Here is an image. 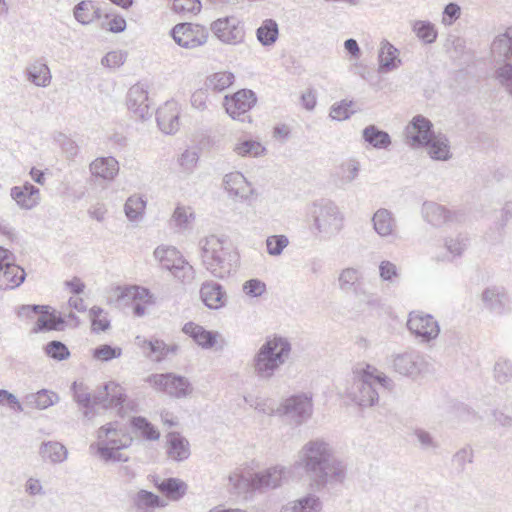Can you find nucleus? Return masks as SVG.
Segmentation results:
<instances>
[{
  "mask_svg": "<svg viewBox=\"0 0 512 512\" xmlns=\"http://www.w3.org/2000/svg\"><path fill=\"white\" fill-rule=\"evenodd\" d=\"M295 466L301 468L315 491L342 484L346 478V465L334 456L333 448L323 438L306 442L298 452Z\"/></svg>",
  "mask_w": 512,
  "mask_h": 512,
  "instance_id": "nucleus-1",
  "label": "nucleus"
},
{
  "mask_svg": "<svg viewBox=\"0 0 512 512\" xmlns=\"http://www.w3.org/2000/svg\"><path fill=\"white\" fill-rule=\"evenodd\" d=\"M70 391L73 400L84 409L83 414L87 418L94 414L96 405H101L105 409L119 407L120 412L127 399L124 389L114 381L104 383L94 393L83 382L74 381Z\"/></svg>",
  "mask_w": 512,
  "mask_h": 512,
  "instance_id": "nucleus-2",
  "label": "nucleus"
},
{
  "mask_svg": "<svg viewBox=\"0 0 512 512\" xmlns=\"http://www.w3.org/2000/svg\"><path fill=\"white\" fill-rule=\"evenodd\" d=\"M200 246L203 264L213 276L223 279L236 271L239 255L226 240L210 235L200 241Z\"/></svg>",
  "mask_w": 512,
  "mask_h": 512,
  "instance_id": "nucleus-3",
  "label": "nucleus"
},
{
  "mask_svg": "<svg viewBox=\"0 0 512 512\" xmlns=\"http://www.w3.org/2000/svg\"><path fill=\"white\" fill-rule=\"evenodd\" d=\"M291 349V343L287 338L280 335L267 337L252 360L255 375L261 380L271 379L276 371L285 364Z\"/></svg>",
  "mask_w": 512,
  "mask_h": 512,
  "instance_id": "nucleus-4",
  "label": "nucleus"
},
{
  "mask_svg": "<svg viewBox=\"0 0 512 512\" xmlns=\"http://www.w3.org/2000/svg\"><path fill=\"white\" fill-rule=\"evenodd\" d=\"M354 382L350 396L353 402L360 407H371L378 403L379 392L377 387L387 388L391 380L379 372L375 367L365 364L358 365L354 371Z\"/></svg>",
  "mask_w": 512,
  "mask_h": 512,
  "instance_id": "nucleus-5",
  "label": "nucleus"
},
{
  "mask_svg": "<svg viewBox=\"0 0 512 512\" xmlns=\"http://www.w3.org/2000/svg\"><path fill=\"white\" fill-rule=\"evenodd\" d=\"M117 422H110L99 428L97 437L99 442L90 445V449H97L98 456L105 462H127L129 458L119 451L131 446L133 437L126 428H117Z\"/></svg>",
  "mask_w": 512,
  "mask_h": 512,
  "instance_id": "nucleus-6",
  "label": "nucleus"
},
{
  "mask_svg": "<svg viewBox=\"0 0 512 512\" xmlns=\"http://www.w3.org/2000/svg\"><path fill=\"white\" fill-rule=\"evenodd\" d=\"M286 475V468L283 466H274L262 472L255 473L250 480L244 475L233 473L228 479L237 491H243L247 488L262 490L276 489L281 486Z\"/></svg>",
  "mask_w": 512,
  "mask_h": 512,
  "instance_id": "nucleus-7",
  "label": "nucleus"
},
{
  "mask_svg": "<svg viewBox=\"0 0 512 512\" xmlns=\"http://www.w3.org/2000/svg\"><path fill=\"white\" fill-rule=\"evenodd\" d=\"M314 226L325 236L337 234L343 227L344 216L337 205L328 199H320L313 204Z\"/></svg>",
  "mask_w": 512,
  "mask_h": 512,
  "instance_id": "nucleus-8",
  "label": "nucleus"
},
{
  "mask_svg": "<svg viewBox=\"0 0 512 512\" xmlns=\"http://www.w3.org/2000/svg\"><path fill=\"white\" fill-rule=\"evenodd\" d=\"M115 305L117 307L131 306L134 316L142 317L145 315L146 307L144 304H153L154 295L143 286L124 285L117 286L114 289Z\"/></svg>",
  "mask_w": 512,
  "mask_h": 512,
  "instance_id": "nucleus-9",
  "label": "nucleus"
},
{
  "mask_svg": "<svg viewBox=\"0 0 512 512\" xmlns=\"http://www.w3.org/2000/svg\"><path fill=\"white\" fill-rule=\"evenodd\" d=\"M276 413L279 416L289 418L296 426H300L312 416V395L305 392L293 394L281 402Z\"/></svg>",
  "mask_w": 512,
  "mask_h": 512,
  "instance_id": "nucleus-10",
  "label": "nucleus"
},
{
  "mask_svg": "<svg viewBox=\"0 0 512 512\" xmlns=\"http://www.w3.org/2000/svg\"><path fill=\"white\" fill-rule=\"evenodd\" d=\"M146 381L156 390L175 398H184L193 390L188 378L172 372L151 374Z\"/></svg>",
  "mask_w": 512,
  "mask_h": 512,
  "instance_id": "nucleus-11",
  "label": "nucleus"
},
{
  "mask_svg": "<svg viewBox=\"0 0 512 512\" xmlns=\"http://www.w3.org/2000/svg\"><path fill=\"white\" fill-rule=\"evenodd\" d=\"M257 96L250 89H241L232 95L224 97V107L227 114L234 120L250 122L248 112L255 106Z\"/></svg>",
  "mask_w": 512,
  "mask_h": 512,
  "instance_id": "nucleus-12",
  "label": "nucleus"
},
{
  "mask_svg": "<svg viewBox=\"0 0 512 512\" xmlns=\"http://www.w3.org/2000/svg\"><path fill=\"white\" fill-rule=\"evenodd\" d=\"M422 214L424 219L435 227L462 224L467 219V214L464 210L459 209L452 211L435 202H424Z\"/></svg>",
  "mask_w": 512,
  "mask_h": 512,
  "instance_id": "nucleus-13",
  "label": "nucleus"
},
{
  "mask_svg": "<svg viewBox=\"0 0 512 512\" xmlns=\"http://www.w3.org/2000/svg\"><path fill=\"white\" fill-rule=\"evenodd\" d=\"M170 35L179 46L192 49L206 43L208 32L202 25L183 22L176 24Z\"/></svg>",
  "mask_w": 512,
  "mask_h": 512,
  "instance_id": "nucleus-14",
  "label": "nucleus"
},
{
  "mask_svg": "<svg viewBox=\"0 0 512 512\" xmlns=\"http://www.w3.org/2000/svg\"><path fill=\"white\" fill-rule=\"evenodd\" d=\"M210 29L217 39L225 44H239L245 37L244 24L235 16L218 18L212 22Z\"/></svg>",
  "mask_w": 512,
  "mask_h": 512,
  "instance_id": "nucleus-15",
  "label": "nucleus"
},
{
  "mask_svg": "<svg viewBox=\"0 0 512 512\" xmlns=\"http://www.w3.org/2000/svg\"><path fill=\"white\" fill-rule=\"evenodd\" d=\"M407 328L417 339L425 343L436 339L440 333L439 323L431 314L410 313Z\"/></svg>",
  "mask_w": 512,
  "mask_h": 512,
  "instance_id": "nucleus-16",
  "label": "nucleus"
},
{
  "mask_svg": "<svg viewBox=\"0 0 512 512\" xmlns=\"http://www.w3.org/2000/svg\"><path fill=\"white\" fill-rule=\"evenodd\" d=\"M407 143L413 148H423L434 135L432 122L423 115L412 118L405 130Z\"/></svg>",
  "mask_w": 512,
  "mask_h": 512,
  "instance_id": "nucleus-17",
  "label": "nucleus"
},
{
  "mask_svg": "<svg viewBox=\"0 0 512 512\" xmlns=\"http://www.w3.org/2000/svg\"><path fill=\"white\" fill-rule=\"evenodd\" d=\"M484 307L491 313L503 315L511 311V300L503 286L486 287L481 294Z\"/></svg>",
  "mask_w": 512,
  "mask_h": 512,
  "instance_id": "nucleus-18",
  "label": "nucleus"
},
{
  "mask_svg": "<svg viewBox=\"0 0 512 512\" xmlns=\"http://www.w3.org/2000/svg\"><path fill=\"white\" fill-rule=\"evenodd\" d=\"M178 103L169 100L156 110V122L159 129L168 135L175 134L180 127Z\"/></svg>",
  "mask_w": 512,
  "mask_h": 512,
  "instance_id": "nucleus-19",
  "label": "nucleus"
},
{
  "mask_svg": "<svg viewBox=\"0 0 512 512\" xmlns=\"http://www.w3.org/2000/svg\"><path fill=\"white\" fill-rule=\"evenodd\" d=\"M423 357L416 351L405 352L394 357L393 367L396 372L411 378L417 377L425 368Z\"/></svg>",
  "mask_w": 512,
  "mask_h": 512,
  "instance_id": "nucleus-20",
  "label": "nucleus"
},
{
  "mask_svg": "<svg viewBox=\"0 0 512 512\" xmlns=\"http://www.w3.org/2000/svg\"><path fill=\"white\" fill-rule=\"evenodd\" d=\"M127 107L135 117L146 120L152 116L148 92L140 84L133 85L127 94Z\"/></svg>",
  "mask_w": 512,
  "mask_h": 512,
  "instance_id": "nucleus-21",
  "label": "nucleus"
},
{
  "mask_svg": "<svg viewBox=\"0 0 512 512\" xmlns=\"http://www.w3.org/2000/svg\"><path fill=\"white\" fill-rule=\"evenodd\" d=\"M135 340L136 344L144 350L146 356L155 362H162L169 354H176L179 349L176 343L168 345L157 338L145 339L137 336Z\"/></svg>",
  "mask_w": 512,
  "mask_h": 512,
  "instance_id": "nucleus-22",
  "label": "nucleus"
},
{
  "mask_svg": "<svg viewBox=\"0 0 512 512\" xmlns=\"http://www.w3.org/2000/svg\"><path fill=\"white\" fill-rule=\"evenodd\" d=\"M199 293L203 304L208 309L218 310L227 304V293L224 287L216 281H204L201 284Z\"/></svg>",
  "mask_w": 512,
  "mask_h": 512,
  "instance_id": "nucleus-23",
  "label": "nucleus"
},
{
  "mask_svg": "<svg viewBox=\"0 0 512 512\" xmlns=\"http://www.w3.org/2000/svg\"><path fill=\"white\" fill-rule=\"evenodd\" d=\"M182 332L189 336L194 343L205 350L212 349L218 344L219 332L208 330L205 327L189 321L182 327Z\"/></svg>",
  "mask_w": 512,
  "mask_h": 512,
  "instance_id": "nucleus-24",
  "label": "nucleus"
},
{
  "mask_svg": "<svg viewBox=\"0 0 512 512\" xmlns=\"http://www.w3.org/2000/svg\"><path fill=\"white\" fill-rule=\"evenodd\" d=\"M46 309L39 312L38 319L32 329L33 333H42L48 331H63L67 327L65 317L61 312H57L49 305Z\"/></svg>",
  "mask_w": 512,
  "mask_h": 512,
  "instance_id": "nucleus-25",
  "label": "nucleus"
},
{
  "mask_svg": "<svg viewBox=\"0 0 512 512\" xmlns=\"http://www.w3.org/2000/svg\"><path fill=\"white\" fill-rule=\"evenodd\" d=\"M39 188L26 182L22 186H14L10 190L12 199L22 209H32L39 203Z\"/></svg>",
  "mask_w": 512,
  "mask_h": 512,
  "instance_id": "nucleus-26",
  "label": "nucleus"
},
{
  "mask_svg": "<svg viewBox=\"0 0 512 512\" xmlns=\"http://www.w3.org/2000/svg\"><path fill=\"white\" fill-rule=\"evenodd\" d=\"M25 75L37 87H47L52 79L50 68L43 57L31 62L25 69Z\"/></svg>",
  "mask_w": 512,
  "mask_h": 512,
  "instance_id": "nucleus-27",
  "label": "nucleus"
},
{
  "mask_svg": "<svg viewBox=\"0 0 512 512\" xmlns=\"http://www.w3.org/2000/svg\"><path fill=\"white\" fill-rule=\"evenodd\" d=\"M399 54V50L394 45L388 40H383L378 52V71L380 73H388L397 69L401 65Z\"/></svg>",
  "mask_w": 512,
  "mask_h": 512,
  "instance_id": "nucleus-28",
  "label": "nucleus"
},
{
  "mask_svg": "<svg viewBox=\"0 0 512 512\" xmlns=\"http://www.w3.org/2000/svg\"><path fill=\"white\" fill-rule=\"evenodd\" d=\"M26 278L25 270L12 262L0 267V289L9 290L19 287Z\"/></svg>",
  "mask_w": 512,
  "mask_h": 512,
  "instance_id": "nucleus-29",
  "label": "nucleus"
},
{
  "mask_svg": "<svg viewBox=\"0 0 512 512\" xmlns=\"http://www.w3.org/2000/svg\"><path fill=\"white\" fill-rule=\"evenodd\" d=\"M224 189L234 197L247 198L250 184L241 172H230L223 178Z\"/></svg>",
  "mask_w": 512,
  "mask_h": 512,
  "instance_id": "nucleus-30",
  "label": "nucleus"
},
{
  "mask_svg": "<svg viewBox=\"0 0 512 512\" xmlns=\"http://www.w3.org/2000/svg\"><path fill=\"white\" fill-rule=\"evenodd\" d=\"M362 139L368 146L379 150H386L392 144L389 133L374 124H370L362 130Z\"/></svg>",
  "mask_w": 512,
  "mask_h": 512,
  "instance_id": "nucleus-31",
  "label": "nucleus"
},
{
  "mask_svg": "<svg viewBox=\"0 0 512 512\" xmlns=\"http://www.w3.org/2000/svg\"><path fill=\"white\" fill-rule=\"evenodd\" d=\"M90 171L95 177L111 181L119 172V163L112 156L100 157L90 164Z\"/></svg>",
  "mask_w": 512,
  "mask_h": 512,
  "instance_id": "nucleus-32",
  "label": "nucleus"
},
{
  "mask_svg": "<svg viewBox=\"0 0 512 512\" xmlns=\"http://www.w3.org/2000/svg\"><path fill=\"white\" fill-rule=\"evenodd\" d=\"M373 229L381 237H388L393 235L396 228V219L393 213L386 209H378L372 217Z\"/></svg>",
  "mask_w": 512,
  "mask_h": 512,
  "instance_id": "nucleus-33",
  "label": "nucleus"
},
{
  "mask_svg": "<svg viewBox=\"0 0 512 512\" xmlns=\"http://www.w3.org/2000/svg\"><path fill=\"white\" fill-rule=\"evenodd\" d=\"M424 147L433 160L447 161L452 157L449 140L444 134H434Z\"/></svg>",
  "mask_w": 512,
  "mask_h": 512,
  "instance_id": "nucleus-34",
  "label": "nucleus"
},
{
  "mask_svg": "<svg viewBox=\"0 0 512 512\" xmlns=\"http://www.w3.org/2000/svg\"><path fill=\"white\" fill-rule=\"evenodd\" d=\"M158 491L172 501H178L184 497L187 484L179 478H166L155 484Z\"/></svg>",
  "mask_w": 512,
  "mask_h": 512,
  "instance_id": "nucleus-35",
  "label": "nucleus"
},
{
  "mask_svg": "<svg viewBox=\"0 0 512 512\" xmlns=\"http://www.w3.org/2000/svg\"><path fill=\"white\" fill-rule=\"evenodd\" d=\"M130 427L136 436L147 441H157L160 438L159 429L153 425L146 417L132 416L129 419Z\"/></svg>",
  "mask_w": 512,
  "mask_h": 512,
  "instance_id": "nucleus-36",
  "label": "nucleus"
},
{
  "mask_svg": "<svg viewBox=\"0 0 512 512\" xmlns=\"http://www.w3.org/2000/svg\"><path fill=\"white\" fill-rule=\"evenodd\" d=\"M58 401V394L47 389H41L36 393L27 394L24 398V403L27 407L39 410L47 409Z\"/></svg>",
  "mask_w": 512,
  "mask_h": 512,
  "instance_id": "nucleus-37",
  "label": "nucleus"
},
{
  "mask_svg": "<svg viewBox=\"0 0 512 512\" xmlns=\"http://www.w3.org/2000/svg\"><path fill=\"white\" fill-rule=\"evenodd\" d=\"M168 454L176 461H183L190 455L188 440L178 432L168 434Z\"/></svg>",
  "mask_w": 512,
  "mask_h": 512,
  "instance_id": "nucleus-38",
  "label": "nucleus"
},
{
  "mask_svg": "<svg viewBox=\"0 0 512 512\" xmlns=\"http://www.w3.org/2000/svg\"><path fill=\"white\" fill-rule=\"evenodd\" d=\"M39 455L44 461L48 460L56 464L66 460L68 451L66 447L58 441H44L40 446Z\"/></svg>",
  "mask_w": 512,
  "mask_h": 512,
  "instance_id": "nucleus-39",
  "label": "nucleus"
},
{
  "mask_svg": "<svg viewBox=\"0 0 512 512\" xmlns=\"http://www.w3.org/2000/svg\"><path fill=\"white\" fill-rule=\"evenodd\" d=\"M133 503L138 510L144 511L162 508L166 505L165 501L160 496L145 489H141L135 494Z\"/></svg>",
  "mask_w": 512,
  "mask_h": 512,
  "instance_id": "nucleus-40",
  "label": "nucleus"
},
{
  "mask_svg": "<svg viewBox=\"0 0 512 512\" xmlns=\"http://www.w3.org/2000/svg\"><path fill=\"white\" fill-rule=\"evenodd\" d=\"M75 19L83 24L87 25L93 22L95 19L101 18V10L96 7L91 0H83L79 2L73 10Z\"/></svg>",
  "mask_w": 512,
  "mask_h": 512,
  "instance_id": "nucleus-41",
  "label": "nucleus"
},
{
  "mask_svg": "<svg viewBox=\"0 0 512 512\" xmlns=\"http://www.w3.org/2000/svg\"><path fill=\"white\" fill-rule=\"evenodd\" d=\"M155 258L163 269L171 271L183 257L173 246H158L154 251Z\"/></svg>",
  "mask_w": 512,
  "mask_h": 512,
  "instance_id": "nucleus-42",
  "label": "nucleus"
},
{
  "mask_svg": "<svg viewBox=\"0 0 512 512\" xmlns=\"http://www.w3.org/2000/svg\"><path fill=\"white\" fill-rule=\"evenodd\" d=\"M279 35L278 24L273 19H266L262 22L261 26L256 30L257 40L263 46L273 45Z\"/></svg>",
  "mask_w": 512,
  "mask_h": 512,
  "instance_id": "nucleus-43",
  "label": "nucleus"
},
{
  "mask_svg": "<svg viewBox=\"0 0 512 512\" xmlns=\"http://www.w3.org/2000/svg\"><path fill=\"white\" fill-rule=\"evenodd\" d=\"M235 81V76L232 72L222 71L208 76L205 80L206 89H211L215 92H222L229 88Z\"/></svg>",
  "mask_w": 512,
  "mask_h": 512,
  "instance_id": "nucleus-44",
  "label": "nucleus"
},
{
  "mask_svg": "<svg viewBox=\"0 0 512 512\" xmlns=\"http://www.w3.org/2000/svg\"><path fill=\"white\" fill-rule=\"evenodd\" d=\"M416 36L425 44H432L436 41L438 32L435 25L428 20H417L412 25Z\"/></svg>",
  "mask_w": 512,
  "mask_h": 512,
  "instance_id": "nucleus-45",
  "label": "nucleus"
},
{
  "mask_svg": "<svg viewBox=\"0 0 512 512\" xmlns=\"http://www.w3.org/2000/svg\"><path fill=\"white\" fill-rule=\"evenodd\" d=\"M234 151L242 157H259L266 153V148L253 139L239 140L235 145Z\"/></svg>",
  "mask_w": 512,
  "mask_h": 512,
  "instance_id": "nucleus-46",
  "label": "nucleus"
},
{
  "mask_svg": "<svg viewBox=\"0 0 512 512\" xmlns=\"http://www.w3.org/2000/svg\"><path fill=\"white\" fill-rule=\"evenodd\" d=\"M494 54L505 58L512 56V27H509L505 33L496 37L491 45Z\"/></svg>",
  "mask_w": 512,
  "mask_h": 512,
  "instance_id": "nucleus-47",
  "label": "nucleus"
},
{
  "mask_svg": "<svg viewBox=\"0 0 512 512\" xmlns=\"http://www.w3.org/2000/svg\"><path fill=\"white\" fill-rule=\"evenodd\" d=\"M122 355V348L111 344H100L92 349V357L101 362H109Z\"/></svg>",
  "mask_w": 512,
  "mask_h": 512,
  "instance_id": "nucleus-48",
  "label": "nucleus"
},
{
  "mask_svg": "<svg viewBox=\"0 0 512 512\" xmlns=\"http://www.w3.org/2000/svg\"><path fill=\"white\" fill-rule=\"evenodd\" d=\"M43 350L47 357L55 361H63L70 357V350L65 343L59 340L49 341Z\"/></svg>",
  "mask_w": 512,
  "mask_h": 512,
  "instance_id": "nucleus-49",
  "label": "nucleus"
},
{
  "mask_svg": "<svg viewBox=\"0 0 512 512\" xmlns=\"http://www.w3.org/2000/svg\"><path fill=\"white\" fill-rule=\"evenodd\" d=\"M358 280L359 272L355 268H346L342 270L338 278L341 290L345 292L353 290L356 295L359 294V289L356 286Z\"/></svg>",
  "mask_w": 512,
  "mask_h": 512,
  "instance_id": "nucleus-50",
  "label": "nucleus"
},
{
  "mask_svg": "<svg viewBox=\"0 0 512 512\" xmlns=\"http://www.w3.org/2000/svg\"><path fill=\"white\" fill-rule=\"evenodd\" d=\"M145 206L146 202L142 197L130 196L124 205L127 218L131 221L137 220L143 214Z\"/></svg>",
  "mask_w": 512,
  "mask_h": 512,
  "instance_id": "nucleus-51",
  "label": "nucleus"
},
{
  "mask_svg": "<svg viewBox=\"0 0 512 512\" xmlns=\"http://www.w3.org/2000/svg\"><path fill=\"white\" fill-rule=\"evenodd\" d=\"M321 510V501L314 494H308L297 500L293 506V512H319Z\"/></svg>",
  "mask_w": 512,
  "mask_h": 512,
  "instance_id": "nucleus-52",
  "label": "nucleus"
},
{
  "mask_svg": "<svg viewBox=\"0 0 512 512\" xmlns=\"http://www.w3.org/2000/svg\"><path fill=\"white\" fill-rule=\"evenodd\" d=\"M104 310L99 306H93L89 310V316L91 321V329L95 333L105 332L110 328V320L106 317L101 318Z\"/></svg>",
  "mask_w": 512,
  "mask_h": 512,
  "instance_id": "nucleus-53",
  "label": "nucleus"
},
{
  "mask_svg": "<svg viewBox=\"0 0 512 512\" xmlns=\"http://www.w3.org/2000/svg\"><path fill=\"white\" fill-rule=\"evenodd\" d=\"M354 105L352 100H341L334 103L330 109V116L332 119L342 121L347 120L354 114V110L351 107Z\"/></svg>",
  "mask_w": 512,
  "mask_h": 512,
  "instance_id": "nucleus-54",
  "label": "nucleus"
},
{
  "mask_svg": "<svg viewBox=\"0 0 512 512\" xmlns=\"http://www.w3.org/2000/svg\"><path fill=\"white\" fill-rule=\"evenodd\" d=\"M178 264L170 271L175 278L182 283H190L195 276V270L185 258H182Z\"/></svg>",
  "mask_w": 512,
  "mask_h": 512,
  "instance_id": "nucleus-55",
  "label": "nucleus"
},
{
  "mask_svg": "<svg viewBox=\"0 0 512 512\" xmlns=\"http://www.w3.org/2000/svg\"><path fill=\"white\" fill-rule=\"evenodd\" d=\"M289 244L285 235H272L266 240L267 253L272 256L280 255Z\"/></svg>",
  "mask_w": 512,
  "mask_h": 512,
  "instance_id": "nucleus-56",
  "label": "nucleus"
},
{
  "mask_svg": "<svg viewBox=\"0 0 512 512\" xmlns=\"http://www.w3.org/2000/svg\"><path fill=\"white\" fill-rule=\"evenodd\" d=\"M242 291L251 298L260 297L266 292V284L258 278H252L243 283Z\"/></svg>",
  "mask_w": 512,
  "mask_h": 512,
  "instance_id": "nucleus-57",
  "label": "nucleus"
},
{
  "mask_svg": "<svg viewBox=\"0 0 512 512\" xmlns=\"http://www.w3.org/2000/svg\"><path fill=\"white\" fill-rule=\"evenodd\" d=\"M496 78L506 88L507 92L512 96V63H504L499 66L496 71Z\"/></svg>",
  "mask_w": 512,
  "mask_h": 512,
  "instance_id": "nucleus-58",
  "label": "nucleus"
},
{
  "mask_svg": "<svg viewBox=\"0 0 512 512\" xmlns=\"http://www.w3.org/2000/svg\"><path fill=\"white\" fill-rule=\"evenodd\" d=\"M496 380L503 384L510 380L512 376V364L508 360L499 359L494 366Z\"/></svg>",
  "mask_w": 512,
  "mask_h": 512,
  "instance_id": "nucleus-59",
  "label": "nucleus"
},
{
  "mask_svg": "<svg viewBox=\"0 0 512 512\" xmlns=\"http://www.w3.org/2000/svg\"><path fill=\"white\" fill-rule=\"evenodd\" d=\"M460 15L461 7L455 2H450L443 9L442 23L445 26H451L459 19Z\"/></svg>",
  "mask_w": 512,
  "mask_h": 512,
  "instance_id": "nucleus-60",
  "label": "nucleus"
},
{
  "mask_svg": "<svg viewBox=\"0 0 512 512\" xmlns=\"http://www.w3.org/2000/svg\"><path fill=\"white\" fill-rule=\"evenodd\" d=\"M0 405L7 406L9 409L15 412H22L23 405L19 399L6 389H0Z\"/></svg>",
  "mask_w": 512,
  "mask_h": 512,
  "instance_id": "nucleus-61",
  "label": "nucleus"
},
{
  "mask_svg": "<svg viewBox=\"0 0 512 512\" xmlns=\"http://www.w3.org/2000/svg\"><path fill=\"white\" fill-rule=\"evenodd\" d=\"M379 274L380 278L383 281L393 283L396 278H398V269L396 265L388 260H384L379 265Z\"/></svg>",
  "mask_w": 512,
  "mask_h": 512,
  "instance_id": "nucleus-62",
  "label": "nucleus"
},
{
  "mask_svg": "<svg viewBox=\"0 0 512 512\" xmlns=\"http://www.w3.org/2000/svg\"><path fill=\"white\" fill-rule=\"evenodd\" d=\"M173 6L176 12H190L193 14L199 13L202 8L200 0H175Z\"/></svg>",
  "mask_w": 512,
  "mask_h": 512,
  "instance_id": "nucleus-63",
  "label": "nucleus"
},
{
  "mask_svg": "<svg viewBox=\"0 0 512 512\" xmlns=\"http://www.w3.org/2000/svg\"><path fill=\"white\" fill-rule=\"evenodd\" d=\"M127 54L122 51H111L108 52L103 58H102V65L110 67V68H117L124 64L126 61Z\"/></svg>",
  "mask_w": 512,
  "mask_h": 512,
  "instance_id": "nucleus-64",
  "label": "nucleus"
}]
</instances>
